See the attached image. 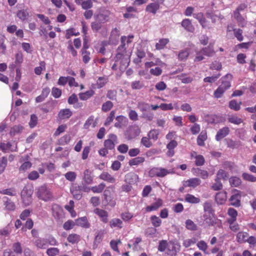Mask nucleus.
Wrapping results in <instances>:
<instances>
[{"instance_id":"nucleus-1","label":"nucleus","mask_w":256,"mask_h":256,"mask_svg":"<svg viewBox=\"0 0 256 256\" xmlns=\"http://www.w3.org/2000/svg\"><path fill=\"white\" fill-rule=\"evenodd\" d=\"M127 48L122 45H120L116 50V54L115 57L116 62H120L122 66H128L130 62V58L132 52L130 50H127Z\"/></svg>"},{"instance_id":"nucleus-2","label":"nucleus","mask_w":256,"mask_h":256,"mask_svg":"<svg viewBox=\"0 0 256 256\" xmlns=\"http://www.w3.org/2000/svg\"><path fill=\"white\" fill-rule=\"evenodd\" d=\"M172 170L166 169L162 167H154L148 172V176L150 177L164 178L169 174H173Z\"/></svg>"},{"instance_id":"nucleus-3","label":"nucleus","mask_w":256,"mask_h":256,"mask_svg":"<svg viewBox=\"0 0 256 256\" xmlns=\"http://www.w3.org/2000/svg\"><path fill=\"white\" fill-rule=\"evenodd\" d=\"M32 194L33 189L31 186H26L23 188L20 195L22 202L25 206H28L32 203Z\"/></svg>"},{"instance_id":"nucleus-4","label":"nucleus","mask_w":256,"mask_h":256,"mask_svg":"<svg viewBox=\"0 0 256 256\" xmlns=\"http://www.w3.org/2000/svg\"><path fill=\"white\" fill-rule=\"evenodd\" d=\"M38 198L43 200L48 201L52 198V194L50 190L46 185L38 188L37 192Z\"/></svg>"},{"instance_id":"nucleus-5","label":"nucleus","mask_w":256,"mask_h":256,"mask_svg":"<svg viewBox=\"0 0 256 256\" xmlns=\"http://www.w3.org/2000/svg\"><path fill=\"white\" fill-rule=\"evenodd\" d=\"M201 220L203 224L207 226H213L216 224V218L214 214L204 213L201 216Z\"/></svg>"},{"instance_id":"nucleus-6","label":"nucleus","mask_w":256,"mask_h":256,"mask_svg":"<svg viewBox=\"0 0 256 256\" xmlns=\"http://www.w3.org/2000/svg\"><path fill=\"white\" fill-rule=\"evenodd\" d=\"M241 192L237 190L232 191V195L230 198V205L236 207L240 206Z\"/></svg>"},{"instance_id":"nucleus-7","label":"nucleus","mask_w":256,"mask_h":256,"mask_svg":"<svg viewBox=\"0 0 256 256\" xmlns=\"http://www.w3.org/2000/svg\"><path fill=\"white\" fill-rule=\"evenodd\" d=\"M118 143L117 136L114 134H110L108 138L104 140V146L106 149L112 150L114 148L115 145Z\"/></svg>"},{"instance_id":"nucleus-8","label":"nucleus","mask_w":256,"mask_h":256,"mask_svg":"<svg viewBox=\"0 0 256 256\" xmlns=\"http://www.w3.org/2000/svg\"><path fill=\"white\" fill-rule=\"evenodd\" d=\"M140 132V128L137 126H134L128 128L126 135L128 139L130 140L138 136Z\"/></svg>"},{"instance_id":"nucleus-9","label":"nucleus","mask_w":256,"mask_h":256,"mask_svg":"<svg viewBox=\"0 0 256 256\" xmlns=\"http://www.w3.org/2000/svg\"><path fill=\"white\" fill-rule=\"evenodd\" d=\"M110 14L111 12L110 10H103L96 16V19L100 22H106L109 20Z\"/></svg>"},{"instance_id":"nucleus-10","label":"nucleus","mask_w":256,"mask_h":256,"mask_svg":"<svg viewBox=\"0 0 256 256\" xmlns=\"http://www.w3.org/2000/svg\"><path fill=\"white\" fill-rule=\"evenodd\" d=\"M80 186L76 184H72L70 187V192L73 194L74 198L80 200L82 198V192Z\"/></svg>"},{"instance_id":"nucleus-11","label":"nucleus","mask_w":256,"mask_h":256,"mask_svg":"<svg viewBox=\"0 0 256 256\" xmlns=\"http://www.w3.org/2000/svg\"><path fill=\"white\" fill-rule=\"evenodd\" d=\"M201 180L200 178H194L184 181L183 186L184 187H192L194 188L199 186Z\"/></svg>"},{"instance_id":"nucleus-12","label":"nucleus","mask_w":256,"mask_h":256,"mask_svg":"<svg viewBox=\"0 0 256 256\" xmlns=\"http://www.w3.org/2000/svg\"><path fill=\"white\" fill-rule=\"evenodd\" d=\"M52 215L55 218L59 220L63 214V210L62 207L57 204H54L52 206Z\"/></svg>"},{"instance_id":"nucleus-13","label":"nucleus","mask_w":256,"mask_h":256,"mask_svg":"<svg viewBox=\"0 0 256 256\" xmlns=\"http://www.w3.org/2000/svg\"><path fill=\"white\" fill-rule=\"evenodd\" d=\"M232 78V76L230 74H226L221 78L222 82L220 86L228 90L230 88V82Z\"/></svg>"},{"instance_id":"nucleus-14","label":"nucleus","mask_w":256,"mask_h":256,"mask_svg":"<svg viewBox=\"0 0 256 256\" xmlns=\"http://www.w3.org/2000/svg\"><path fill=\"white\" fill-rule=\"evenodd\" d=\"M94 177L92 176V172L88 169L84 172L82 180L86 184H90L92 183Z\"/></svg>"},{"instance_id":"nucleus-15","label":"nucleus","mask_w":256,"mask_h":256,"mask_svg":"<svg viewBox=\"0 0 256 256\" xmlns=\"http://www.w3.org/2000/svg\"><path fill=\"white\" fill-rule=\"evenodd\" d=\"M94 213L97 214L99 217L100 218L101 220L106 223L108 222V212L104 210L96 208L94 210Z\"/></svg>"},{"instance_id":"nucleus-16","label":"nucleus","mask_w":256,"mask_h":256,"mask_svg":"<svg viewBox=\"0 0 256 256\" xmlns=\"http://www.w3.org/2000/svg\"><path fill=\"white\" fill-rule=\"evenodd\" d=\"M182 26L185 30L188 32H193L194 30V27L192 25L191 20L188 18H185L181 22Z\"/></svg>"},{"instance_id":"nucleus-17","label":"nucleus","mask_w":256,"mask_h":256,"mask_svg":"<svg viewBox=\"0 0 256 256\" xmlns=\"http://www.w3.org/2000/svg\"><path fill=\"white\" fill-rule=\"evenodd\" d=\"M230 132V130L228 127H224L218 130L216 136V140L217 141L220 140L222 138L226 137L228 134Z\"/></svg>"},{"instance_id":"nucleus-18","label":"nucleus","mask_w":256,"mask_h":256,"mask_svg":"<svg viewBox=\"0 0 256 256\" xmlns=\"http://www.w3.org/2000/svg\"><path fill=\"white\" fill-rule=\"evenodd\" d=\"M215 200L218 204H224L226 200V192H220L217 193L215 197Z\"/></svg>"},{"instance_id":"nucleus-19","label":"nucleus","mask_w":256,"mask_h":256,"mask_svg":"<svg viewBox=\"0 0 256 256\" xmlns=\"http://www.w3.org/2000/svg\"><path fill=\"white\" fill-rule=\"evenodd\" d=\"M100 179L106 181L110 183H114L116 181V178L108 172H103L99 176Z\"/></svg>"},{"instance_id":"nucleus-20","label":"nucleus","mask_w":256,"mask_h":256,"mask_svg":"<svg viewBox=\"0 0 256 256\" xmlns=\"http://www.w3.org/2000/svg\"><path fill=\"white\" fill-rule=\"evenodd\" d=\"M160 7V6L158 3L154 2L148 4L146 7V10L150 13L156 14Z\"/></svg>"},{"instance_id":"nucleus-21","label":"nucleus","mask_w":256,"mask_h":256,"mask_svg":"<svg viewBox=\"0 0 256 256\" xmlns=\"http://www.w3.org/2000/svg\"><path fill=\"white\" fill-rule=\"evenodd\" d=\"M97 124V121L92 116H90L84 125V128L88 129L90 126L94 128Z\"/></svg>"},{"instance_id":"nucleus-22","label":"nucleus","mask_w":256,"mask_h":256,"mask_svg":"<svg viewBox=\"0 0 256 256\" xmlns=\"http://www.w3.org/2000/svg\"><path fill=\"white\" fill-rule=\"evenodd\" d=\"M138 176L134 172H130L126 176V181L130 184L138 182Z\"/></svg>"},{"instance_id":"nucleus-23","label":"nucleus","mask_w":256,"mask_h":256,"mask_svg":"<svg viewBox=\"0 0 256 256\" xmlns=\"http://www.w3.org/2000/svg\"><path fill=\"white\" fill-rule=\"evenodd\" d=\"M204 212L208 214H214V210L212 208V202L208 200L203 204Z\"/></svg>"},{"instance_id":"nucleus-24","label":"nucleus","mask_w":256,"mask_h":256,"mask_svg":"<svg viewBox=\"0 0 256 256\" xmlns=\"http://www.w3.org/2000/svg\"><path fill=\"white\" fill-rule=\"evenodd\" d=\"M76 225L84 228H89L90 224L86 216L80 218L76 220Z\"/></svg>"},{"instance_id":"nucleus-25","label":"nucleus","mask_w":256,"mask_h":256,"mask_svg":"<svg viewBox=\"0 0 256 256\" xmlns=\"http://www.w3.org/2000/svg\"><path fill=\"white\" fill-rule=\"evenodd\" d=\"M162 205V201L161 199H158L156 202L146 207V210L148 212L156 210Z\"/></svg>"},{"instance_id":"nucleus-26","label":"nucleus","mask_w":256,"mask_h":256,"mask_svg":"<svg viewBox=\"0 0 256 256\" xmlns=\"http://www.w3.org/2000/svg\"><path fill=\"white\" fill-rule=\"evenodd\" d=\"M34 244L37 248L41 249H45L48 247L46 238H39L36 240Z\"/></svg>"},{"instance_id":"nucleus-27","label":"nucleus","mask_w":256,"mask_h":256,"mask_svg":"<svg viewBox=\"0 0 256 256\" xmlns=\"http://www.w3.org/2000/svg\"><path fill=\"white\" fill-rule=\"evenodd\" d=\"M240 12L236 10L234 12V16L238 24L240 26H244L246 24V22L244 18L240 14Z\"/></svg>"},{"instance_id":"nucleus-28","label":"nucleus","mask_w":256,"mask_h":256,"mask_svg":"<svg viewBox=\"0 0 256 256\" xmlns=\"http://www.w3.org/2000/svg\"><path fill=\"white\" fill-rule=\"evenodd\" d=\"M110 226L112 228H122V221L119 218H113L110 220Z\"/></svg>"},{"instance_id":"nucleus-29","label":"nucleus","mask_w":256,"mask_h":256,"mask_svg":"<svg viewBox=\"0 0 256 256\" xmlns=\"http://www.w3.org/2000/svg\"><path fill=\"white\" fill-rule=\"evenodd\" d=\"M4 200L6 208L8 210H14L16 208L15 204L8 197H4Z\"/></svg>"},{"instance_id":"nucleus-30","label":"nucleus","mask_w":256,"mask_h":256,"mask_svg":"<svg viewBox=\"0 0 256 256\" xmlns=\"http://www.w3.org/2000/svg\"><path fill=\"white\" fill-rule=\"evenodd\" d=\"M248 235L246 232H239L236 234V240L239 243H243L246 242Z\"/></svg>"},{"instance_id":"nucleus-31","label":"nucleus","mask_w":256,"mask_h":256,"mask_svg":"<svg viewBox=\"0 0 256 256\" xmlns=\"http://www.w3.org/2000/svg\"><path fill=\"white\" fill-rule=\"evenodd\" d=\"M94 94V92L92 90H88L84 92L79 94V97L81 100H86L92 97Z\"/></svg>"},{"instance_id":"nucleus-32","label":"nucleus","mask_w":256,"mask_h":256,"mask_svg":"<svg viewBox=\"0 0 256 256\" xmlns=\"http://www.w3.org/2000/svg\"><path fill=\"white\" fill-rule=\"evenodd\" d=\"M186 202L190 204H198L200 202V199L191 194H186L185 196Z\"/></svg>"},{"instance_id":"nucleus-33","label":"nucleus","mask_w":256,"mask_h":256,"mask_svg":"<svg viewBox=\"0 0 256 256\" xmlns=\"http://www.w3.org/2000/svg\"><path fill=\"white\" fill-rule=\"evenodd\" d=\"M16 16L22 21H24L28 19L29 14L26 10H22L18 11Z\"/></svg>"},{"instance_id":"nucleus-34","label":"nucleus","mask_w":256,"mask_h":256,"mask_svg":"<svg viewBox=\"0 0 256 256\" xmlns=\"http://www.w3.org/2000/svg\"><path fill=\"white\" fill-rule=\"evenodd\" d=\"M242 104V102H240L238 103L237 102L236 100H232L230 101L228 104V107L232 110L235 111H238L240 108V105Z\"/></svg>"},{"instance_id":"nucleus-35","label":"nucleus","mask_w":256,"mask_h":256,"mask_svg":"<svg viewBox=\"0 0 256 256\" xmlns=\"http://www.w3.org/2000/svg\"><path fill=\"white\" fill-rule=\"evenodd\" d=\"M169 40L168 38L160 39L158 42L156 44V48L158 50L164 48L165 46L168 43Z\"/></svg>"},{"instance_id":"nucleus-36","label":"nucleus","mask_w":256,"mask_h":256,"mask_svg":"<svg viewBox=\"0 0 256 256\" xmlns=\"http://www.w3.org/2000/svg\"><path fill=\"white\" fill-rule=\"evenodd\" d=\"M228 214L230 216V218H229L228 221L232 222L236 220L238 216V212L235 209L232 208H229L228 209Z\"/></svg>"},{"instance_id":"nucleus-37","label":"nucleus","mask_w":256,"mask_h":256,"mask_svg":"<svg viewBox=\"0 0 256 256\" xmlns=\"http://www.w3.org/2000/svg\"><path fill=\"white\" fill-rule=\"evenodd\" d=\"M23 129V126L20 125L14 126L11 128L10 132V134L11 136H13L16 134L21 132Z\"/></svg>"},{"instance_id":"nucleus-38","label":"nucleus","mask_w":256,"mask_h":256,"mask_svg":"<svg viewBox=\"0 0 256 256\" xmlns=\"http://www.w3.org/2000/svg\"><path fill=\"white\" fill-rule=\"evenodd\" d=\"M201 50L204 56H212L214 54V49L210 46L204 48Z\"/></svg>"},{"instance_id":"nucleus-39","label":"nucleus","mask_w":256,"mask_h":256,"mask_svg":"<svg viewBox=\"0 0 256 256\" xmlns=\"http://www.w3.org/2000/svg\"><path fill=\"white\" fill-rule=\"evenodd\" d=\"M141 242L142 238H140L138 237L136 238L134 240H131L130 242H132V244H128V246L129 248L132 247V248L134 250H138L139 248L138 244Z\"/></svg>"},{"instance_id":"nucleus-40","label":"nucleus","mask_w":256,"mask_h":256,"mask_svg":"<svg viewBox=\"0 0 256 256\" xmlns=\"http://www.w3.org/2000/svg\"><path fill=\"white\" fill-rule=\"evenodd\" d=\"M159 131L156 129H152L150 130L148 134V136L150 139L154 140H156L158 138V136L159 135Z\"/></svg>"},{"instance_id":"nucleus-41","label":"nucleus","mask_w":256,"mask_h":256,"mask_svg":"<svg viewBox=\"0 0 256 256\" xmlns=\"http://www.w3.org/2000/svg\"><path fill=\"white\" fill-rule=\"evenodd\" d=\"M144 161V158L142 156H138L130 160L129 161V164L130 166H136Z\"/></svg>"},{"instance_id":"nucleus-42","label":"nucleus","mask_w":256,"mask_h":256,"mask_svg":"<svg viewBox=\"0 0 256 256\" xmlns=\"http://www.w3.org/2000/svg\"><path fill=\"white\" fill-rule=\"evenodd\" d=\"M194 170L196 175L200 176L203 179H206L208 176V174L206 170L200 168H196Z\"/></svg>"},{"instance_id":"nucleus-43","label":"nucleus","mask_w":256,"mask_h":256,"mask_svg":"<svg viewBox=\"0 0 256 256\" xmlns=\"http://www.w3.org/2000/svg\"><path fill=\"white\" fill-rule=\"evenodd\" d=\"M105 187V184L102 182L98 186H92L91 188V190L94 193H100L103 191Z\"/></svg>"},{"instance_id":"nucleus-44","label":"nucleus","mask_w":256,"mask_h":256,"mask_svg":"<svg viewBox=\"0 0 256 256\" xmlns=\"http://www.w3.org/2000/svg\"><path fill=\"white\" fill-rule=\"evenodd\" d=\"M207 138L206 134V132H202L197 138V143L200 146H203L204 144V140Z\"/></svg>"},{"instance_id":"nucleus-45","label":"nucleus","mask_w":256,"mask_h":256,"mask_svg":"<svg viewBox=\"0 0 256 256\" xmlns=\"http://www.w3.org/2000/svg\"><path fill=\"white\" fill-rule=\"evenodd\" d=\"M80 236L76 234H70L67 238L68 241L72 244H76L80 240Z\"/></svg>"},{"instance_id":"nucleus-46","label":"nucleus","mask_w":256,"mask_h":256,"mask_svg":"<svg viewBox=\"0 0 256 256\" xmlns=\"http://www.w3.org/2000/svg\"><path fill=\"white\" fill-rule=\"evenodd\" d=\"M134 38V36L132 35L128 36V37L126 36H122L121 38V45L126 46V45H128L129 44L132 42V40Z\"/></svg>"},{"instance_id":"nucleus-47","label":"nucleus","mask_w":256,"mask_h":256,"mask_svg":"<svg viewBox=\"0 0 256 256\" xmlns=\"http://www.w3.org/2000/svg\"><path fill=\"white\" fill-rule=\"evenodd\" d=\"M138 108L140 109V110L143 112H146L150 108V105L144 102H138Z\"/></svg>"},{"instance_id":"nucleus-48","label":"nucleus","mask_w":256,"mask_h":256,"mask_svg":"<svg viewBox=\"0 0 256 256\" xmlns=\"http://www.w3.org/2000/svg\"><path fill=\"white\" fill-rule=\"evenodd\" d=\"M102 22L100 21L94 22L91 23L92 30L94 32H98L102 28Z\"/></svg>"},{"instance_id":"nucleus-49","label":"nucleus","mask_w":256,"mask_h":256,"mask_svg":"<svg viewBox=\"0 0 256 256\" xmlns=\"http://www.w3.org/2000/svg\"><path fill=\"white\" fill-rule=\"evenodd\" d=\"M241 180L236 176H232L230 179V183L233 186H238L241 184Z\"/></svg>"},{"instance_id":"nucleus-50","label":"nucleus","mask_w":256,"mask_h":256,"mask_svg":"<svg viewBox=\"0 0 256 256\" xmlns=\"http://www.w3.org/2000/svg\"><path fill=\"white\" fill-rule=\"evenodd\" d=\"M68 83L70 86L78 87V84L76 82L75 79L70 76L65 77V84Z\"/></svg>"},{"instance_id":"nucleus-51","label":"nucleus","mask_w":256,"mask_h":256,"mask_svg":"<svg viewBox=\"0 0 256 256\" xmlns=\"http://www.w3.org/2000/svg\"><path fill=\"white\" fill-rule=\"evenodd\" d=\"M167 254L172 256L176 254V248L175 244L172 243H170L168 244L167 246Z\"/></svg>"},{"instance_id":"nucleus-52","label":"nucleus","mask_w":256,"mask_h":256,"mask_svg":"<svg viewBox=\"0 0 256 256\" xmlns=\"http://www.w3.org/2000/svg\"><path fill=\"white\" fill-rule=\"evenodd\" d=\"M228 121L235 124H239L242 122L243 120L242 118H238L236 116H232L228 117Z\"/></svg>"},{"instance_id":"nucleus-53","label":"nucleus","mask_w":256,"mask_h":256,"mask_svg":"<svg viewBox=\"0 0 256 256\" xmlns=\"http://www.w3.org/2000/svg\"><path fill=\"white\" fill-rule=\"evenodd\" d=\"M81 53L82 56L83 62L84 64L88 63L91 59L90 57V52L88 51H85L84 50H81Z\"/></svg>"},{"instance_id":"nucleus-54","label":"nucleus","mask_w":256,"mask_h":256,"mask_svg":"<svg viewBox=\"0 0 256 256\" xmlns=\"http://www.w3.org/2000/svg\"><path fill=\"white\" fill-rule=\"evenodd\" d=\"M76 174L74 172H68L65 174V178L71 182L76 180Z\"/></svg>"},{"instance_id":"nucleus-55","label":"nucleus","mask_w":256,"mask_h":256,"mask_svg":"<svg viewBox=\"0 0 256 256\" xmlns=\"http://www.w3.org/2000/svg\"><path fill=\"white\" fill-rule=\"evenodd\" d=\"M152 224L154 227H158L162 224V220L156 216H152L150 217Z\"/></svg>"},{"instance_id":"nucleus-56","label":"nucleus","mask_w":256,"mask_h":256,"mask_svg":"<svg viewBox=\"0 0 256 256\" xmlns=\"http://www.w3.org/2000/svg\"><path fill=\"white\" fill-rule=\"evenodd\" d=\"M150 138L148 136H144L141 139V144L147 148H149L152 146V144L150 140Z\"/></svg>"},{"instance_id":"nucleus-57","label":"nucleus","mask_w":256,"mask_h":256,"mask_svg":"<svg viewBox=\"0 0 256 256\" xmlns=\"http://www.w3.org/2000/svg\"><path fill=\"white\" fill-rule=\"evenodd\" d=\"M108 45V42L106 41H102L100 42L99 46L96 48L98 52L104 54L106 51V46Z\"/></svg>"},{"instance_id":"nucleus-58","label":"nucleus","mask_w":256,"mask_h":256,"mask_svg":"<svg viewBox=\"0 0 256 256\" xmlns=\"http://www.w3.org/2000/svg\"><path fill=\"white\" fill-rule=\"evenodd\" d=\"M144 86V84L140 80L134 81L131 84V87L133 90H140Z\"/></svg>"},{"instance_id":"nucleus-59","label":"nucleus","mask_w":256,"mask_h":256,"mask_svg":"<svg viewBox=\"0 0 256 256\" xmlns=\"http://www.w3.org/2000/svg\"><path fill=\"white\" fill-rule=\"evenodd\" d=\"M113 106V104L110 101H107L104 102L102 106V110L103 112H107L109 111Z\"/></svg>"},{"instance_id":"nucleus-60","label":"nucleus","mask_w":256,"mask_h":256,"mask_svg":"<svg viewBox=\"0 0 256 256\" xmlns=\"http://www.w3.org/2000/svg\"><path fill=\"white\" fill-rule=\"evenodd\" d=\"M12 250L14 252L17 254H21L22 253V248L20 242H16L12 244Z\"/></svg>"},{"instance_id":"nucleus-61","label":"nucleus","mask_w":256,"mask_h":256,"mask_svg":"<svg viewBox=\"0 0 256 256\" xmlns=\"http://www.w3.org/2000/svg\"><path fill=\"white\" fill-rule=\"evenodd\" d=\"M189 55L188 50H184L180 51L178 54V59L180 60H186Z\"/></svg>"},{"instance_id":"nucleus-62","label":"nucleus","mask_w":256,"mask_h":256,"mask_svg":"<svg viewBox=\"0 0 256 256\" xmlns=\"http://www.w3.org/2000/svg\"><path fill=\"white\" fill-rule=\"evenodd\" d=\"M228 177V173L223 170H220L217 174L216 178L217 180H220L222 179L224 180Z\"/></svg>"},{"instance_id":"nucleus-63","label":"nucleus","mask_w":256,"mask_h":256,"mask_svg":"<svg viewBox=\"0 0 256 256\" xmlns=\"http://www.w3.org/2000/svg\"><path fill=\"white\" fill-rule=\"evenodd\" d=\"M141 117L146 120L152 121L154 119V114L150 112H143L142 114Z\"/></svg>"},{"instance_id":"nucleus-64","label":"nucleus","mask_w":256,"mask_h":256,"mask_svg":"<svg viewBox=\"0 0 256 256\" xmlns=\"http://www.w3.org/2000/svg\"><path fill=\"white\" fill-rule=\"evenodd\" d=\"M242 177L244 178V180L247 181L251 182H254L256 181V177L246 172H244L242 174Z\"/></svg>"}]
</instances>
